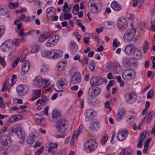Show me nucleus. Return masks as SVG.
<instances>
[{"mask_svg": "<svg viewBox=\"0 0 155 155\" xmlns=\"http://www.w3.org/2000/svg\"><path fill=\"white\" fill-rule=\"evenodd\" d=\"M44 149V147L43 146H42L40 148L37 150L35 153V155H40L43 151Z\"/></svg>", "mask_w": 155, "mask_h": 155, "instance_id": "44", "label": "nucleus"}, {"mask_svg": "<svg viewBox=\"0 0 155 155\" xmlns=\"http://www.w3.org/2000/svg\"><path fill=\"white\" fill-rule=\"evenodd\" d=\"M137 48L132 44H129L127 45L125 48L124 52L127 55L130 56L133 55L135 50H137Z\"/></svg>", "mask_w": 155, "mask_h": 155, "instance_id": "11", "label": "nucleus"}, {"mask_svg": "<svg viewBox=\"0 0 155 155\" xmlns=\"http://www.w3.org/2000/svg\"><path fill=\"white\" fill-rule=\"evenodd\" d=\"M39 48L38 47H35L31 49V52L32 53H35L38 52Z\"/></svg>", "mask_w": 155, "mask_h": 155, "instance_id": "58", "label": "nucleus"}, {"mask_svg": "<svg viewBox=\"0 0 155 155\" xmlns=\"http://www.w3.org/2000/svg\"><path fill=\"white\" fill-rule=\"evenodd\" d=\"M90 83L92 86H99L104 82L103 78L99 76L93 77L90 81Z\"/></svg>", "mask_w": 155, "mask_h": 155, "instance_id": "8", "label": "nucleus"}, {"mask_svg": "<svg viewBox=\"0 0 155 155\" xmlns=\"http://www.w3.org/2000/svg\"><path fill=\"white\" fill-rule=\"evenodd\" d=\"M42 55L44 57H48V51H43L41 53Z\"/></svg>", "mask_w": 155, "mask_h": 155, "instance_id": "57", "label": "nucleus"}, {"mask_svg": "<svg viewBox=\"0 0 155 155\" xmlns=\"http://www.w3.org/2000/svg\"><path fill=\"white\" fill-rule=\"evenodd\" d=\"M110 7L114 10L116 11H119L122 8L121 5L115 1H113L112 2Z\"/></svg>", "mask_w": 155, "mask_h": 155, "instance_id": "20", "label": "nucleus"}, {"mask_svg": "<svg viewBox=\"0 0 155 155\" xmlns=\"http://www.w3.org/2000/svg\"><path fill=\"white\" fill-rule=\"evenodd\" d=\"M19 39H15V41H12V40H8V41L11 44V47L12 44L17 46H18L19 45Z\"/></svg>", "mask_w": 155, "mask_h": 155, "instance_id": "41", "label": "nucleus"}, {"mask_svg": "<svg viewBox=\"0 0 155 155\" xmlns=\"http://www.w3.org/2000/svg\"><path fill=\"white\" fill-rule=\"evenodd\" d=\"M1 47L3 51H5L7 48H11V44L8 41V40H6L1 45Z\"/></svg>", "mask_w": 155, "mask_h": 155, "instance_id": "26", "label": "nucleus"}, {"mask_svg": "<svg viewBox=\"0 0 155 155\" xmlns=\"http://www.w3.org/2000/svg\"><path fill=\"white\" fill-rule=\"evenodd\" d=\"M41 144V143L40 141H38L35 143V144L33 146V147L34 148L37 147H39Z\"/></svg>", "mask_w": 155, "mask_h": 155, "instance_id": "60", "label": "nucleus"}, {"mask_svg": "<svg viewBox=\"0 0 155 155\" xmlns=\"http://www.w3.org/2000/svg\"><path fill=\"white\" fill-rule=\"evenodd\" d=\"M18 116L17 115H14L9 118L8 121L10 122H13L19 120Z\"/></svg>", "mask_w": 155, "mask_h": 155, "instance_id": "37", "label": "nucleus"}, {"mask_svg": "<svg viewBox=\"0 0 155 155\" xmlns=\"http://www.w3.org/2000/svg\"><path fill=\"white\" fill-rule=\"evenodd\" d=\"M148 43L147 41H145L144 42L143 46V48L144 53L147 52L148 49Z\"/></svg>", "mask_w": 155, "mask_h": 155, "instance_id": "40", "label": "nucleus"}, {"mask_svg": "<svg viewBox=\"0 0 155 155\" xmlns=\"http://www.w3.org/2000/svg\"><path fill=\"white\" fill-rule=\"evenodd\" d=\"M34 96L32 97V100L34 101L36 99L41 96V91L40 90H34L33 91Z\"/></svg>", "mask_w": 155, "mask_h": 155, "instance_id": "30", "label": "nucleus"}, {"mask_svg": "<svg viewBox=\"0 0 155 155\" xmlns=\"http://www.w3.org/2000/svg\"><path fill=\"white\" fill-rule=\"evenodd\" d=\"M36 116H38V117L36 118V120L38 121V124H40L41 123L42 120L43 119V116L41 115H39L38 114L36 115Z\"/></svg>", "mask_w": 155, "mask_h": 155, "instance_id": "46", "label": "nucleus"}, {"mask_svg": "<svg viewBox=\"0 0 155 155\" xmlns=\"http://www.w3.org/2000/svg\"><path fill=\"white\" fill-rule=\"evenodd\" d=\"M120 155H132V153L131 149L126 148L122 150Z\"/></svg>", "mask_w": 155, "mask_h": 155, "instance_id": "29", "label": "nucleus"}, {"mask_svg": "<svg viewBox=\"0 0 155 155\" xmlns=\"http://www.w3.org/2000/svg\"><path fill=\"white\" fill-rule=\"evenodd\" d=\"M2 144L5 147L8 148L11 145V137L9 136L5 135L3 137V140L1 141Z\"/></svg>", "mask_w": 155, "mask_h": 155, "instance_id": "15", "label": "nucleus"}, {"mask_svg": "<svg viewBox=\"0 0 155 155\" xmlns=\"http://www.w3.org/2000/svg\"><path fill=\"white\" fill-rule=\"evenodd\" d=\"M125 111L126 110L124 108H122L119 111L116 117L118 121H120L122 119Z\"/></svg>", "mask_w": 155, "mask_h": 155, "instance_id": "23", "label": "nucleus"}, {"mask_svg": "<svg viewBox=\"0 0 155 155\" xmlns=\"http://www.w3.org/2000/svg\"><path fill=\"white\" fill-rule=\"evenodd\" d=\"M70 47L72 50V51L74 53H75L78 49V46L74 41H72L71 42Z\"/></svg>", "mask_w": 155, "mask_h": 155, "instance_id": "33", "label": "nucleus"}, {"mask_svg": "<svg viewBox=\"0 0 155 155\" xmlns=\"http://www.w3.org/2000/svg\"><path fill=\"white\" fill-rule=\"evenodd\" d=\"M68 127V123L67 120L62 119L58 120L56 124V128L62 134L56 135L55 137L56 138H64L67 135L66 132Z\"/></svg>", "mask_w": 155, "mask_h": 155, "instance_id": "1", "label": "nucleus"}, {"mask_svg": "<svg viewBox=\"0 0 155 155\" xmlns=\"http://www.w3.org/2000/svg\"><path fill=\"white\" fill-rule=\"evenodd\" d=\"M128 132L126 130L123 129L120 130L117 134V138L120 141H122L125 140L127 137Z\"/></svg>", "mask_w": 155, "mask_h": 155, "instance_id": "16", "label": "nucleus"}, {"mask_svg": "<svg viewBox=\"0 0 155 155\" xmlns=\"http://www.w3.org/2000/svg\"><path fill=\"white\" fill-rule=\"evenodd\" d=\"M120 44V43L119 41L117 40L114 39L113 41V45L114 47H117Z\"/></svg>", "mask_w": 155, "mask_h": 155, "instance_id": "51", "label": "nucleus"}, {"mask_svg": "<svg viewBox=\"0 0 155 155\" xmlns=\"http://www.w3.org/2000/svg\"><path fill=\"white\" fill-rule=\"evenodd\" d=\"M81 79V75L80 72H75L70 79V83L72 84H77L80 83Z\"/></svg>", "mask_w": 155, "mask_h": 155, "instance_id": "13", "label": "nucleus"}, {"mask_svg": "<svg viewBox=\"0 0 155 155\" xmlns=\"http://www.w3.org/2000/svg\"><path fill=\"white\" fill-rule=\"evenodd\" d=\"M58 144L56 143H51L47 147V151L51 155H54L56 153Z\"/></svg>", "mask_w": 155, "mask_h": 155, "instance_id": "14", "label": "nucleus"}, {"mask_svg": "<svg viewBox=\"0 0 155 155\" xmlns=\"http://www.w3.org/2000/svg\"><path fill=\"white\" fill-rule=\"evenodd\" d=\"M94 112L91 111L90 110H87L86 112V118L87 119V121L88 120L90 121L93 118L94 115L93 114Z\"/></svg>", "mask_w": 155, "mask_h": 155, "instance_id": "28", "label": "nucleus"}, {"mask_svg": "<svg viewBox=\"0 0 155 155\" xmlns=\"http://www.w3.org/2000/svg\"><path fill=\"white\" fill-rule=\"evenodd\" d=\"M117 26L122 31H124L127 28L128 23L126 18L122 17L117 20Z\"/></svg>", "mask_w": 155, "mask_h": 155, "instance_id": "7", "label": "nucleus"}, {"mask_svg": "<svg viewBox=\"0 0 155 155\" xmlns=\"http://www.w3.org/2000/svg\"><path fill=\"white\" fill-rule=\"evenodd\" d=\"M54 49L51 51H48V58L50 59H54Z\"/></svg>", "mask_w": 155, "mask_h": 155, "instance_id": "42", "label": "nucleus"}, {"mask_svg": "<svg viewBox=\"0 0 155 155\" xmlns=\"http://www.w3.org/2000/svg\"><path fill=\"white\" fill-rule=\"evenodd\" d=\"M122 61L123 65L124 67L127 68L130 67L128 61V58L126 57L124 58L122 60Z\"/></svg>", "mask_w": 155, "mask_h": 155, "instance_id": "36", "label": "nucleus"}, {"mask_svg": "<svg viewBox=\"0 0 155 155\" xmlns=\"http://www.w3.org/2000/svg\"><path fill=\"white\" fill-rule=\"evenodd\" d=\"M0 63L3 67H4L5 65V62L3 58L0 57Z\"/></svg>", "mask_w": 155, "mask_h": 155, "instance_id": "56", "label": "nucleus"}, {"mask_svg": "<svg viewBox=\"0 0 155 155\" xmlns=\"http://www.w3.org/2000/svg\"><path fill=\"white\" fill-rule=\"evenodd\" d=\"M82 63L83 64H87L88 63V58L86 56L84 57L83 59L82 60Z\"/></svg>", "mask_w": 155, "mask_h": 155, "instance_id": "54", "label": "nucleus"}, {"mask_svg": "<svg viewBox=\"0 0 155 155\" xmlns=\"http://www.w3.org/2000/svg\"><path fill=\"white\" fill-rule=\"evenodd\" d=\"M8 13V12L6 7L4 5L0 7V15L4 16Z\"/></svg>", "mask_w": 155, "mask_h": 155, "instance_id": "31", "label": "nucleus"}, {"mask_svg": "<svg viewBox=\"0 0 155 155\" xmlns=\"http://www.w3.org/2000/svg\"><path fill=\"white\" fill-rule=\"evenodd\" d=\"M83 127V125L82 124L81 125L79 126V127L78 129V130L77 133V136H78L82 132Z\"/></svg>", "mask_w": 155, "mask_h": 155, "instance_id": "52", "label": "nucleus"}, {"mask_svg": "<svg viewBox=\"0 0 155 155\" xmlns=\"http://www.w3.org/2000/svg\"><path fill=\"white\" fill-rule=\"evenodd\" d=\"M135 28H132L127 30L123 36V39L125 41H130L134 38L136 32Z\"/></svg>", "mask_w": 155, "mask_h": 155, "instance_id": "4", "label": "nucleus"}, {"mask_svg": "<svg viewBox=\"0 0 155 155\" xmlns=\"http://www.w3.org/2000/svg\"><path fill=\"white\" fill-rule=\"evenodd\" d=\"M108 140V137H103L102 141L101 143L102 145L105 144V143Z\"/></svg>", "mask_w": 155, "mask_h": 155, "instance_id": "59", "label": "nucleus"}, {"mask_svg": "<svg viewBox=\"0 0 155 155\" xmlns=\"http://www.w3.org/2000/svg\"><path fill=\"white\" fill-rule=\"evenodd\" d=\"M137 59H140L141 57V53L138 50H136L133 54Z\"/></svg>", "mask_w": 155, "mask_h": 155, "instance_id": "38", "label": "nucleus"}, {"mask_svg": "<svg viewBox=\"0 0 155 155\" xmlns=\"http://www.w3.org/2000/svg\"><path fill=\"white\" fill-rule=\"evenodd\" d=\"M99 127L98 122H94L91 125L90 128L91 130H93L98 128Z\"/></svg>", "mask_w": 155, "mask_h": 155, "instance_id": "43", "label": "nucleus"}, {"mask_svg": "<svg viewBox=\"0 0 155 155\" xmlns=\"http://www.w3.org/2000/svg\"><path fill=\"white\" fill-rule=\"evenodd\" d=\"M16 134L18 137L20 139V143L23 144L25 142L26 134L22 127L20 126H17L16 129Z\"/></svg>", "mask_w": 155, "mask_h": 155, "instance_id": "6", "label": "nucleus"}, {"mask_svg": "<svg viewBox=\"0 0 155 155\" xmlns=\"http://www.w3.org/2000/svg\"><path fill=\"white\" fill-rule=\"evenodd\" d=\"M66 62L65 61H59L57 64V70L58 71H62L66 66Z\"/></svg>", "mask_w": 155, "mask_h": 155, "instance_id": "24", "label": "nucleus"}, {"mask_svg": "<svg viewBox=\"0 0 155 155\" xmlns=\"http://www.w3.org/2000/svg\"><path fill=\"white\" fill-rule=\"evenodd\" d=\"M61 116V113L60 112L55 110H54L52 111V117L54 119H57L59 118Z\"/></svg>", "mask_w": 155, "mask_h": 155, "instance_id": "34", "label": "nucleus"}, {"mask_svg": "<svg viewBox=\"0 0 155 155\" xmlns=\"http://www.w3.org/2000/svg\"><path fill=\"white\" fill-rule=\"evenodd\" d=\"M89 38L88 37H85L84 39V42L87 45L89 44Z\"/></svg>", "mask_w": 155, "mask_h": 155, "instance_id": "64", "label": "nucleus"}, {"mask_svg": "<svg viewBox=\"0 0 155 155\" xmlns=\"http://www.w3.org/2000/svg\"><path fill=\"white\" fill-rule=\"evenodd\" d=\"M95 68V65L94 63H92L89 65V69L93 71H94Z\"/></svg>", "mask_w": 155, "mask_h": 155, "instance_id": "55", "label": "nucleus"}, {"mask_svg": "<svg viewBox=\"0 0 155 155\" xmlns=\"http://www.w3.org/2000/svg\"><path fill=\"white\" fill-rule=\"evenodd\" d=\"M151 111H150L148 114L147 119V120L146 122L147 124L149 123L152 120V117L151 115Z\"/></svg>", "mask_w": 155, "mask_h": 155, "instance_id": "48", "label": "nucleus"}, {"mask_svg": "<svg viewBox=\"0 0 155 155\" xmlns=\"http://www.w3.org/2000/svg\"><path fill=\"white\" fill-rule=\"evenodd\" d=\"M35 135L34 134H31L29 135L27 137V143L31 146L33 143L35 142Z\"/></svg>", "mask_w": 155, "mask_h": 155, "instance_id": "25", "label": "nucleus"}, {"mask_svg": "<svg viewBox=\"0 0 155 155\" xmlns=\"http://www.w3.org/2000/svg\"><path fill=\"white\" fill-rule=\"evenodd\" d=\"M50 35V34L49 32H45L42 34L39 37L38 41L40 42L44 41L48 38Z\"/></svg>", "mask_w": 155, "mask_h": 155, "instance_id": "22", "label": "nucleus"}, {"mask_svg": "<svg viewBox=\"0 0 155 155\" xmlns=\"http://www.w3.org/2000/svg\"><path fill=\"white\" fill-rule=\"evenodd\" d=\"M151 58L152 60V63L153 64L152 67L153 69L155 68V56H153L151 57Z\"/></svg>", "mask_w": 155, "mask_h": 155, "instance_id": "63", "label": "nucleus"}, {"mask_svg": "<svg viewBox=\"0 0 155 155\" xmlns=\"http://www.w3.org/2000/svg\"><path fill=\"white\" fill-rule=\"evenodd\" d=\"M44 82V79L39 76H36L33 80L34 84L38 87H41Z\"/></svg>", "mask_w": 155, "mask_h": 155, "instance_id": "18", "label": "nucleus"}, {"mask_svg": "<svg viewBox=\"0 0 155 155\" xmlns=\"http://www.w3.org/2000/svg\"><path fill=\"white\" fill-rule=\"evenodd\" d=\"M153 89H151L148 93L147 94V98H152L153 95Z\"/></svg>", "mask_w": 155, "mask_h": 155, "instance_id": "47", "label": "nucleus"}, {"mask_svg": "<svg viewBox=\"0 0 155 155\" xmlns=\"http://www.w3.org/2000/svg\"><path fill=\"white\" fill-rule=\"evenodd\" d=\"M147 132V131L146 130L143 131L139 137V142L137 144V147L138 148H140L142 147L143 146L142 143L144 140Z\"/></svg>", "mask_w": 155, "mask_h": 155, "instance_id": "19", "label": "nucleus"}, {"mask_svg": "<svg viewBox=\"0 0 155 155\" xmlns=\"http://www.w3.org/2000/svg\"><path fill=\"white\" fill-rule=\"evenodd\" d=\"M92 38L94 39L96 42H98L99 41V38L98 37L96 36L94 34H93L92 35Z\"/></svg>", "mask_w": 155, "mask_h": 155, "instance_id": "62", "label": "nucleus"}, {"mask_svg": "<svg viewBox=\"0 0 155 155\" xmlns=\"http://www.w3.org/2000/svg\"><path fill=\"white\" fill-rule=\"evenodd\" d=\"M19 59H17L16 60H15L12 65V66L13 68H15V67L16 65H17L19 61Z\"/></svg>", "mask_w": 155, "mask_h": 155, "instance_id": "61", "label": "nucleus"}, {"mask_svg": "<svg viewBox=\"0 0 155 155\" xmlns=\"http://www.w3.org/2000/svg\"><path fill=\"white\" fill-rule=\"evenodd\" d=\"M88 4L90 5L89 10L93 13H97L100 11L99 7L101 5V2L99 0H90Z\"/></svg>", "mask_w": 155, "mask_h": 155, "instance_id": "3", "label": "nucleus"}, {"mask_svg": "<svg viewBox=\"0 0 155 155\" xmlns=\"http://www.w3.org/2000/svg\"><path fill=\"white\" fill-rule=\"evenodd\" d=\"M48 70L47 67L46 65H43L41 69V72L42 73H44Z\"/></svg>", "mask_w": 155, "mask_h": 155, "instance_id": "53", "label": "nucleus"}, {"mask_svg": "<svg viewBox=\"0 0 155 155\" xmlns=\"http://www.w3.org/2000/svg\"><path fill=\"white\" fill-rule=\"evenodd\" d=\"M55 58L61 57L62 55V51L60 50L54 49Z\"/></svg>", "mask_w": 155, "mask_h": 155, "instance_id": "35", "label": "nucleus"}, {"mask_svg": "<svg viewBox=\"0 0 155 155\" xmlns=\"http://www.w3.org/2000/svg\"><path fill=\"white\" fill-rule=\"evenodd\" d=\"M29 63L28 60H26L23 63L21 68V75H24L28 71L30 68Z\"/></svg>", "mask_w": 155, "mask_h": 155, "instance_id": "17", "label": "nucleus"}, {"mask_svg": "<svg viewBox=\"0 0 155 155\" xmlns=\"http://www.w3.org/2000/svg\"><path fill=\"white\" fill-rule=\"evenodd\" d=\"M54 37L50 38L48 41L46 43V46L48 47H52L55 46L56 43L55 42Z\"/></svg>", "mask_w": 155, "mask_h": 155, "instance_id": "27", "label": "nucleus"}, {"mask_svg": "<svg viewBox=\"0 0 155 155\" xmlns=\"http://www.w3.org/2000/svg\"><path fill=\"white\" fill-rule=\"evenodd\" d=\"M17 91L20 97H23L28 92L29 88L24 85H19L17 88Z\"/></svg>", "mask_w": 155, "mask_h": 155, "instance_id": "9", "label": "nucleus"}, {"mask_svg": "<svg viewBox=\"0 0 155 155\" xmlns=\"http://www.w3.org/2000/svg\"><path fill=\"white\" fill-rule=\"evenodd\" d=\"M101 91V90L99 87L91 86L89 89L88 94L90 96L94 97L100 94Z\"/></svg>", "mask_w": 155, "mask_h": 155, "instance_id": "12", "label": "nucleus"}, {"mask_svg": "<svg viewBox=\"0 0 155 155\" xmlns=\"http://www.w3.org/2000/svg\"><path fill=\"white\" fill-rule=\"evenodd\" d=\"M135 61V59L133 57L128 58V61L130 67L131 64H133L134 63Z\"/></svg>", "mask_w": 155, "mask_h": 155, "instance_id": "49", "label": "nucleus"}, {"mask_svg": "<svg viewBox=\"0 0 155 155\" xmlns=\"http://www.w3.org/2000/svg\"><path fill=\"white\" fill-rule=\"evenodd\" d=\"M67 84L66 80L62 79L58 81L57 84V86L59 89H63Z\"/></svg>", "mask_w": 155, "mask_h": 155, "instance_id": "21", "label": "nucleus"}, {"mask_svg": "<svg viewBox=\"0 0 155 155\" xmlns=\"http://www.w3.org/2000/svg\"><path fill=\"white\" fill-rule=\"evenodd\" d=\"M125 100L128 103L132 104L135 102L137 98L136 93L134 91L127 93L125 95Z\"/></svg>", "mask_w": 155, "mask_h": 155, "instance_id": "5", "label": "nucleus"}, {"mask_svg": "<svg viewBox=\"0 0 155 155\" xmlns=\"http://www.w3.org/2000/svg\"><path fill=\"white\" fill-rule=\"evenodd\" d=\"M72 16L71 13L68 14L67 13H65L64 15V17L65 19H69L72 18Z\"/></svg>", "mask_w": 155, "mask_h": 155, "instance_id": "50", "label": "nucleus"}, {"mask_svg": "<svg viewBox=\"0 0 155 155\" xmlns=\"http://www.w3.org/2000/svg\"><path fill=\"white\" fill-rule=\"evenodd\" d=\"M55 8L53 7H50L48 8L46 11V13L47 15V16L48 19H51L52 15H51L50 13H51L52 12H54V11H55Z\"/></svg>", "mask_w": 155, "mask_h": 155, "instance_id": "32", "label": "nucleus"}, {"mask_svg": "<svg viewBox=\"0 0 155 155\" xmlns=\"http://www.w3.org/2000/svg\"><path fill=\"white\" fill-rule=\"evenodd\" d=\"M136 72L133 70L127 69L125 70L123 72V78L124 79L128 80L132 78V76L135 77Z\"/></svg>", "mask_w": 155, "mask_h": 155, "instance_id": "10", "label": "nucleus"}, {"mask_svg": "<svg viewBox=\"0 0 155 155\" xmlns=\"http://www.w3.org/2000/svg\"><path fill=\"white\" fill-rule=\"evenodd\" d=\"M97 143L94 139H90L84 143V150L87 153H91L97 147Z\"/></svg>", "mask_w": 155, "mask_h": 155, "instance_id": "2", "label": "nucleus"}, {"mask_svg": "<svg viewBox=\"0 0 155 155\" xmlns=\"http://www.w3.org/2000/svg\"><path fill=\"white\" fill-rule=\"evenodd\" d=\"M26 17L24 14H22L18 17V18L15 21V24H16V23H19L21 21H23L25 19Z\"/></svg>", "mask_w": 155, "mask_h": 155, "instance_id": "39", "label": "nucleus"}, {"mask_svg": "<svg viewBox=\"0 0 155 155\" xmlns=\"http://www.w3.org/2000/svg\"><path fill=\"white\" fill-rule=\"evenodd\" d=\"M18 4L17 3L11 2L10 3L9 7L11 9H14L18 7Z\"/></svg>", "mask_w": 155, "mask_h": 155, "instance_id": "45", "label": "nucleus"}]
</instances>
